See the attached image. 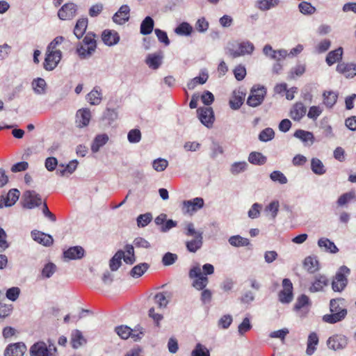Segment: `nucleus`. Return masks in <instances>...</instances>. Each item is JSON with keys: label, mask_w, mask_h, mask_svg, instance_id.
<instances>
[{"label": "nucleus", "mask_w": 356, "mask_h": 356, "mask_svg": "<svg viewBox=\"0 0 356 356\" xmlns=\"http://www.w3.org/2000/svg\"><path fill=\"white\" fill-rule=\"evenodd\" d=\"M131 330L127 325H120L115 327L116 333L123 339H127L131 337Z\"/></svg>", "instance_id": "obj_58"}, {"label": "nucleus", "mask_w": 356, "mask_h": 356, "mask_svg": "<svg viewBox=\"0 0 356 356\" xmlns=\"http://www.w3.org/2000/svg\"><path fill=\"white\" fill-rule=\"evenodd\" d=\"M300 12L303 15H312L316 9L313 6L311 3L307 1H302L298 5Z\"/></svg>", "instance_id": "obj_53"}, {"label": "nucleus", "mask_w": 356, "mask_h": 356, "mask_svg": "<svg viewBox=\"0 0 356 356\" xmlns=\"http://www.w3.org/2000/svg\"><path fill=\"white\" fill-rule=\"evenodd\" d=\"M318 337L316 332H311L308 336L307 343L306 353L308 355H312L316 349V346L318 343Z\"/></svg>", "instance_id": "obj_33"}, {"label": "nucleus", "mask_w": 356, "mask_h": 356, "mask_svg": "<svg viewBox=\"0 0 356 356\" xmlns=\"http://www.w3.org/2000/svg\"><path fill=\"white\" fill-rule=\"evenodd\" d=\"M19 197V191L13 188L8 191L6 196H4V207H8L14 205L18 200Z\"/></svg>", "instance_id": "obj_39"}, {"label": "nucleus", "mask_w": 356, "mask_h": 356, "mask_svg": "<svg viewBox=\"0 0 356 356\" xmlns=\"http://www.w3.org/2000/svg\"><path fill=\"white\" fill-rule=\"evenodd\" d=\"M202 234H198L196 235V237L186 242V247L188 252L195 253L202 248Z\"/></svg>", "instance_id": "obj_23"}, {"label": "nucleus", "mask_w": 356, "mask_h": 356, "mask_svg": "<svg viewBox=\"0 0 356 356\" xmlns=\"http://www.w3.org/2000/svg\"><path fill=\"white\" fill-rule=\"evenodd\" d=\"M269 177L273 181L279 183L280 184H286L288 182L286 177L280 170L273 171Z\"/></svg>", "instance_id": "obj_52"}, {"label": "nucleus", "mask_w": 356, "mask_h": 356, "mask_svg": "<svg viewBox=\"0 0 356 356\" xmlns=\"http://www.w3.org/2000/svg\"><path fill=\"white\" fill-rule=\"evenodd\" d=\"M283 289L279 293V300L282 303H289L293 300V285L289 279L282 281Z\"/></svg>", "instance_id": "obj_11"}, {"label": "nucleus", "mask_w": 356, "mask_h": 356, "mask_svg": "<svg viewBox=\"0 0 356 356\" xmlns=\"http://www.w3.org/2000/svg\"><path fill=\"white\" fill-rule=\"evenodd\" d=\"M91 118V113L89 109H79L76 114V124L78 127L82 128L88 125Z\"/></svg>", "instance_id": "obj_19"}, {"label": "nucleus", "mask_w": 356, "mask_h": 356, "mask_svg": "<svg viewBox=\"0 0 356 356\" xmlns=\"http://www.w3.org/2000/svg\"><path fill=\"white\" fill-rule=\"evenodd\" d=\"M266 157L261 153L252 152L248 156V161L254 165H264L266 162Z\"/></svg>", "instance_id": "obj_47"}, {"label": "nucleus", "mask_w": 356, "mask_h": 356, "mask_svg": "<svg viewBox=\"0 0 356 356\" xmlns=\"http://www.w3.org/2000/svg\"><path fill=\"white\" fill-rule=\"evenodd\" d=\"M191 356H210L209 350L200 343H197L191 353Z\"/></svg>", "instance_id": "obj_62"}, {"label": "nucleus", "mask_w": 356, "mask_h": 356, "mask_svg": "<svg viewBox=\"0 0 356 356\" xmlns=\"http://www.w3.org/2000/svg\"><path fill=\"white\" fill-rule=\"evenodd\" d=\"M294 136L300 139L305 145L311 146L314 143V136L313 133L302 129H298L294 133Z\"/></svg>", "instance_id": "obj_22"}, {"label": "nucleus", "mask_w": 356, "mask_h": 356, "mask_svg": "<svg viewBox=\"0 0 356 356\" xmlns=\"http://www.w3.org/2000/svg\"><path fill=\"white\" fill-rule=\"evenodd\" d=\"M348 338L343 334H334L327 340V347L334 351L344 349L348 345Z\"/></svg>", "instance_id": "obj_7"}, {"label": "nucleus", "mask_w": 356, "mask_h": 356, "mask_svg": "<svg viewBox=\"0 0 356 356\" xmlns=\"http://www.w3.org/2000/svg\"><path fill=\"white\" fill-rule=\"evenodd\" d=\"M197 112L200 122L207 127H211L214 121L213 109L211 107L199 108Z\"/></svg>", "instance_id": "obj_12"}, {"label": "nucleus", "mask_w": 356, "mask_h": 356, "mask_svg": "<svg viewBox=\"0 0 356 356\" xmlns=\"http://www.w3.org/2000/svg\"><path fill=\"white\" fill-rule=\"evenodd\" d=\"M209 75L207 71L202 70L200 72V75L199 76H196L188 83L187 87L189 90H193L197 84H204L207 82L208 79Z\"/></svg>", "instance_id": "obj_34"}, {"label": "nucleus", "mask_w": 356, "mask_h": 356, "mask_svg": "<svg viewBox=\"0 0 356 356\" xmlns=\"http://www.w3.org/2000/svg\"><path fill=\"white\" fill-rule=\"evenodd\" d=\"M24 207L31 209L42 204L40 195L35 191H27L24 193Z\"/></svg>", "instance_id": "obj_9"}, {"label": "nucleus", "mask_w": 356, "mask_h": 356, "mask_svg": "<svg viewBox=\"0 0 356 356\" xmlns=\"http://www.w3.org/2000/svg\"><path fill=\"white\" fill-rule=\"evenodd\" d=\"M275 136V132L271 128H266L262 130L259 135V139L262 142H268L271 140Z\"/></svg>", "instance_id": "obj_57"}, {"label": "nucleus", "mask_w": 356, "mask_h": 356, "mask_svg": "<svg viewBox=\"0 0 356 356\" xmlns=\"http://www.w3.org/2000/svg\"><path fill=\"white\" fill-rule=\"evenodd\" d=\"M266 90L264 86H254L247 99V104L252 107L259 106L264 101Z\"/></svg>", "instance_id": "obj_6"}, {"label": "nucleus", "mask_w": 356, "mask_h": 356, "mask_svg": "<svg viewBox=\"0 0 356 356\" xmlns=\"http://www.w3.org/2000/svg\"><path fill=\"white\" fill-rule=\"evenodd\" d=\"M229 243L234 248L246 247L250 245V241L247 238L240 235L232 236L228 239Z\"/></svg>", "instance_id": "obj_35"}, {"label": "nucleus", "mask_w": 356, "mask_h": 356, "mask_svg": "<svg viewBox=\"0 0 356 356\" xmlns=\"http://www.w3.org/2000/svg\"><path fill=\"white\" fill-rule=\"evenodd\" d=\"M31 234L32 238L35 241L45 247H49L54 243L53 237L50 234H45L38 230H33Z\"/></svg>", "instance_id": "obj_15"}, {"label": "nucleus", "mask_w": 356, "mask_h": 356, "mask_svg": "<svg viewBox=\"0 0 356 356\" xmlns=\"http://www.w3.org/2000/svg\"><path fill=\"white\" fill-rule=\"evenodd\" d=\"M172 298L169 291L159 292L154 296V302L159 308H166Z\"/></svg>", "instance_id": "obj_21"}, {"label": "nucleus", "mask_w": 356, "mask_h": 356, "mask_svg": "<svg viewBox=\"0 0 356 356\" xmlns=\"http://www.w3.org/2000/svg\"><path fill=\"white\" fill-rule=\"evenodd\" d=\"M86 343L82 332L79 330H74L71 334V343L74 348H79Z\"/></svg>", "instance_id": "obj_29"}, {"label": "nucleus", "mask_w": 356, "mask_h": 356, "mask_svg": "<svg viewBox=\"0 0 356 356\" xmlns=\"http://www.w3.org/2000/svg\"><path fill=\"white\" fill-rule=\"evenodd\" d=\"M152 220V216L150 213L140 214L137 218V225L139 227H145Z\"/></svg>", "instance_id": "obj_61"}, {"label": "nucleus", "mask_w": 356, "mask_h": 356, "mask_svg": "<svg viewBox=\"0 0 356 356\" xmlns=\"http://www.w3.org/2000/svg\"><path fill=\"white\" fill-rule=\"evenodd\" d=\"M177 259V255L171 252L165 253L163 258L162 262L164 266H170L173 264Z\"/></svg>", "instance_id": "obj_64"}, {"label": "nucleus", "mask_w": 356, "mask_h": 356, "mask_svg": "<svg viewBox=\"0 0 356 356\" xmlns=\"http://www.w3.org/2000/svg\"><path fill=\"white\" fill-rule=\"evenodd\" d=\"M56 347L50 340L48 345L42 341L35 342L29 349L30 356H56Z\"/></svg>", "instance_id": "obj_4"}, {"label": "nucleus", "mask_w": 356, "mask_h": 356, "mask_svg": "<svg viewBox=\"0 0 356 356\" xmlns=\"http://www.w3.org/2000/svg\"><path fill=\"white\" fill-rule=\"evenodd\" d=\"M31 86L34 92L37 95H43L47 92V85L42 78L34 79L31 83Z\"/></svg>", "instance_id": "obj_28"}, {"label": "nucleus", "mask_w": 356, "mask_h": 356, "mask_svg": "<svg viewBox=\"0 0 356 356\" xmlns=\"http://www.w3.org/2000/svg\"><path fill=\"white\" fill-rule=\"evenodd\" d=\"M96 48L95 35L89 32L86 35L83 41L76 45V53L81 59H86L95 53Z\"/></svg>", "instance_id": "obj_3"}, {"label": "nucleus", "mask_w": 356, "mask_h": 356, "mask_svg": "<svg viewBox=\"0 0 356 356\" xmlns=\"http://www.w3.org/2000/svg\"><path fill=\"white\" fill-rule=\"evenodd\" d=\"M355 198V193L353 191L346 193L341 195L338 200L337 204L339 206H344L347 203L350 202L351 200Z\"/></svg>", "instance_id": "obj_59"}, {"label": "nucleus", "mask_w": 356, "mask_h": 356, "mask_svg": "<svg viewBox=\"0 0 356 356\" xmlns=\"http://www.w3.org/2000/svg\"><path fill=\"white\" fill-rule=\"evenodd\" d=\"M193 27L187 22L181 23L175 29V32L179 35H190L192 33Z\"/></svg>", "instance_id": "obj_51"}, {"label": "nucleus", "mask_w": 356, "mask_h": 356, "mask_svg": "<svg viewBox=\"0 0 356 356\" xmlns=\"http://www.w3.org/2000/svg\"><path fill=\"white\" fill-rule=\"evenodd\" d=\"M88 26V19L87 18H81L79 19L76 22V24L75 25L74 29V33L76 35L77 38H81L84 33L86 32V30Z\"/></svg>", "instance_id": "obj_40"}, {"label": "nucleus", "mask_w": 356, "mask_h": 356, "mask_svg": "<svg viewBox=\"0 0 356 356\" xmlns=\"http://www.w3.org/2000/svg\"><path fill=\"white\" fill-rule=\"evenodd\" d=\"M127 139L131 143H138L141 140V132L138 129H134L129 131Z\"/></svg>", "instance_id": "obj_60"}, {"label": "nucleus", "mask_w": 356, "mask_h": 356, "mask_svg": "<svg viewBox=\"0 0 356 356\" xmlns=\"http://www.w3.org/2000/svg\"><path fill=\"white\" fill-rule=\"evenodd\" d=\"M311 170L317 175H323L326 172V168L323 162L318 158H312L311 160Z\"/></svg>", "instance_id": "obj_38"}, {"label": "nucleus", "mask_w": 356, "mask_h": 356, "mask_svg": "<svg viewBox=\"0 0 356 356\" xmlns=\"http://www.w3.org/2000/svg\"><path fill=\"white\" fill-rule=\"evenodd\" d=\"M254 50V46L250 41L241 42L238 41L229 42L225 48V54L233 58L245 55H251Z\"/></svg>", "instance_id": "obj_2"}, {"label": "nucleus", "mask_w": 356, "mask_h": 356, "mask_svg": "<svg viewBox=\"0 0 356 356\" xmlns=\"http://www.w3.org/2000/svg\"><path fill=\"white\" fill-rule=\"evenodd\" d=\"M323 96L324 98V104L330 108L335 104L338 97L337 94L332 91L325 92Z\"/></svg>", "instance_id": "obj_50"}, {"label": "nucleus", "mask_w": 356, "mask_h": 356, "mask_svg": "<svg viewBox=\"0 0 356 356\" xmlns=\"http://www.w3.org/2000/svg\"><path fill=\"white\" fill-rule=\"evenodd\" d=\"M104 43L108 46H113L118 43L120 36L115 31L105 30L102 35Z\"/></svg>", "instance_id": "obj_20"}, {"label": "nucleus", "mask_w": 356, "mask_h": 356, "mask_svg": "<svg viewBox=\"0 0 356 356\" xmlns=\"http://www.w3.org/2000/svg\"><path fill=\"white\" fill-rule=\"evenodd\" d=\"M108 136L106 134H99L95 136L91 145L92 152H97L108 141Z\"/></svg>", "instance_id": "obj_30"}, {"label": "nucleus", "mask_w": 356, "mask_h": 356, "mask_svg": "<svg viewBox=\"0 0 356 356\" xmlns=\"http://www.w3.org/2000/svg\"><path fill=\"white\" fill-rule=\"evenodd\" d=\"M86 99L91 105H99L102 99L100 90L97 87L94 88L88 94Z\"/></svg>", "instance_id": "obj_37"}, {"label": "nucleus", "mask_w": 356, "mask_h": 356, "mask_svg": "<svg viewBox=\"0 0 356 356\" xmlns=\"http://www.w3.org/2000/svg\"><path fill=\"white\" fill-rule=\"evenodd\" d=\"M168 165V161L165 159L159 158L152 162V168L156 172L164 171Z\"/></svg>", "instance_id": "obj_55"}, {"label": "nucleus", "mask_w": 356, "mask_h": 356, "mask_svg": "<svg viewBox=\"0 0 356 356\" xmlns=\"http://www.w3.org/2000/svg\"><path fill=\"white\" fill-rule=\"evenodd\" d=\"M123 257L124 251L122 250H119L114 254V256L110 260L109 263V266L111 270L115 271L119 268V267L121 266V260L123 259Z\"/></svg>", "instance_id": "obj_48"}, {"label": "nucleus", "mask_w": 356, "mask_h": 356, "mask_svg": "<svg viewBox=\"0 0 356 356\" xmlns=\"http://www.w3.org/2000/svg\"><path fill=\"white\" fill-rule=\"evenodd\" d=\"M337 71L346 78H353L356 76V63H341L337 66Z\"/></svg>", "instance_id": "obj_16"}, {"label": "nucleus", "mask_w": 356, "mask_h": 356, "mask_svg": "<svg viewBox=\"0 0 356 356\" xmlns=\"http://www.w3.org/2000/svg\"><path fill=\"white\" fill-rule=\"evenodd\" d=\"M130 8L128 5H122L114 14L113 20L115 23L122 25L129 19Z\"/></svg>", "instance_id": "obj_17"}, {"label": "nucleus", "mask_w": 356, "mask_h": 356, "mask_svg": "<svg viewBox=\"0 0 356 356\" xmlns=\"http://www.w3.org/2000/svg\"><path fill=\"white\" fill-rule=\"evenodd\" d=\"M124 261L127 264H133L136 261L134 248L133 245L127 244L124 247Z\"/></svg>", "instance_id": "obj_44"}, {"label": "nucleus", "mask_w": 356, "mask_h": 356, "mask_svg": "<svg viewBox=\"0 0 356 356\" xmlns=\"http://www.w3.org/2000/svg\"><path fill=\"white\" fill-rule=\"evenodd\" d=\"M343 56V48L339 47L335 50L330 51L325 58V61L329 66L332 65L336 62L341 60Z\"/></svg>", "instance_id": "obj_32"}, {"label": "nucleus", "mask_w": 356, "mask_h": 356, "mask_svg": "<svg viewBox=\"0 0 356 356\" xmlns=\"http://www.w3.org/2000/svg\"><path fill=\"white\" fill-rule=\"evenodd\" d=\"M77 6L74 3H65L58 11V17L61 20H71L76 15Z\"/></svg>", "instance_id": "obj_10"}, {"label": "nucleus", "mask_w": 356, "mask_h": 356, "mask_svg": "<svg viewBox=\"0 0 356 356\" xmlns=\"http://www.w3.org/2000/svg\"><path fill=\"white\" fill-rule=\"evenodd\" d=\"M163 58L161 52L150 54L147 55L145 62L149 67L156 70L161 66Z\"/></svg>", "instance_id": "obj_24"}, {"label": "nucleus", "mask_w": 356, "mask_h": 356, "mask_svg": "<svg viewBox=\"0 0 356 356\" xmlns=\"http://www.w3.org/2000/svg\"><path fill=\"white\" fill-rule=\"evenodd\" d=\"M279 207V202L277 200H274L266 207L265 212L270 213L271 216V218L274 220L277 215Z\"/></svg>", "instance_id": "obj_54"}, {"label": "nucleus", "mask_w": 356, "mask_h": 356, "mask_svg": "<svg viewBox=\"0 0 356 356\" xmlns=\"http://www.w3.org/2000/svg\"><path fill=\"white\" fill-rule=\"evenodd\" d=\"M149 268L147 263H140L135 266L130 271V275L134 278L141 277Z\"/></svg>", "instance_id": "obj_46"}, {"label": "nucleus", "mask_w": 356, "mask_h": 356, "mask_svg": "<svg viewBox=\"0 0 356 356\" xmlns=\"http://www.w3.org/2000/svg\"><path fill=\"white\" fill-rule=\"evenodd\" d=\"M26 346L22 342L9 344L4 350V356H23Z\"/></svg>", "instance_id": "obj_14"}, {"label": "nucleus", "mask_w": 356, "mask_h": 356, "mask_svg": "<svg viewBox=\"0 0 356 356\" xmlns=\"http://www.w3.org/2000/svg\"><path fill=\"white\" fill-rule=\"evenodd\" d=\"M61 56L62 53L60 50L47 51V56L43 63L44 68L48 71L55 69L60 62Z\"/></svg>", "instance_id": "obj_8"}, {"label": "nucleus", "mask_w": 356, "mask_h": 356, "mask_svg": "<svg viewBox=\"0 0 356 356\" xmlns=\"http://www.w3.org/2000/svg\"><path fill=\"white\" fill-rule=\"evenodd\" d=\"M248 164L246 161H237L230 165L229 172L233 175H237L245 172L248 169Z\"/></svg>", "instance_id": "obj_45"}, {"label": "nucleus", "mask_w": 356, "mask_h": 356, "mask_svg": "<svg viewBox=\"0 0 356 356\" xmlns=\"http://www.w3.org/2000/svg\"><path fill=\"white\" fill-rule=\"evenodd\" d=\"M77 165L78 161L76 160H72L65 166L64 169L58 170L56 173L62 177L65 176L66 174L71 175L76 170Z\"/></svg>", "instance_id": "obj_49"}, {"label": "nucleus", "mask_w": 356, "mask_h": 356, "mask_svg": "<svg viewBox=\"0 0 356 356\" xmlns=\"http://www.w3.org/2000/svg\"><path fill=\"white\" fill-rule=\"evenodd\" d=\"M245 94L241 92H234L233 97L229 100V105L232 109L237 110L243 104Z\"/></svg>", "instance_id": "obj_43"}, {"label": "nucleus", "mask_w": 356, "mask_h": 356, "mask_svg": "<svg viewBox=\"0 0 356 356\" xmlns=\"http://www.w3.org/2000/svg\"><path fill=\"white\" fill-rule=\"evenodd\" d=\"M210 149V157L212 159H216L218 155H222L224 153L223 147L216 141L212 142Z\"/></svg>", "instance_id": "obj_56"}, {"label": "nucleus", "mask_w": 356, "mask_h": 356, "mask_svg": "<svg viewBox=\"0 0 356 356\" xmlns=\"http://www.w3.org/2000/svg\"><path fill=\"white\" fill-rule=\"evenodd\" d=\"M303 266L305 269L310 273H314L318 270V261L316 258L313 257H306Z\"/></svg>", "instance_id": "obj_42"}, {"label": "nucleus", "mask_w": 356, "mask_h": 356, "mask_svg": "<svg viewBox=\"0 0 356 356\" xmlns=\"http://www.w3.org/2000/svg\"><path fill=\"white\" fill-rule=\"evenodd\" d=\"M307 108L302 102L296 103L292 107L290 116L296 121H299L306 114Z\"/></svg>", "instance_id": "obj_25"}, {"label": "nucleus", "mask_w": 356, "mask_h": 356, "mask_svg": "<svg viewBox=\"0 0 356 356\" xmlns=\"http://www.w3.org/2000/svg\"><path fill=\"white\" fill-rule=\"evenodd\" d=\"M347 315V309H343V311L334 313L331 312L330 314H325L323 316V321L330 324H334L341 321L346 318Z\"/></svg>", "instance_id": "obj_27"}, {"label": "nucleus", "mask_w": 356, "mask_h": 356, "mask_svg": "<svg viewBox=\"0 0 356 356\" xmlns=\"http://www.w3.org/2000/svg\"><path fill=\"white\" fill-rule=\"evenodd\" d=\"M204 207V200L202 197H195L191 200H185L183 202V211L184 213L193 214Z\"/></svg>", "instance_id": "obj_13"}, {"label": "nucleus", "mask_w": 356, "mask_h": 356, "mask_svg": "<svg viewBox=\"0 0 356 356\" xmlns=\"http://www.w3.org/2000/svg\"><path fill=\"white\" fill-rule=\"evenodd\" d=\"M203 273L200 267L197 265L191 268L188 276L193 279L192 285L197 290H203L209 283L207 275H212L214 273V267L211 264H204L202 266Z\"/></svg>", "instance_id": "obj_1"}, {"label": "nucleus", "mask_w": 356, "mask_h": 356, "mask_svg": "<svg viewBox=\"0 0 356 356\" xmlns=\"http://www.w3.org/2000/svg\"><path fill=\"white\" fill-rule=\"evenodd\" d=\"M280 0H257V7L262 11L269 10L280 4Z\"/></svg>", "instance_id": "obj_41"}, {"label": "nucleus", "mask_w": 356, "mask_h": 356, "mask_svg": "<svg viewBox=\"0 0 356 356\" xmlns=\"http://www.w3.org/2000/svg\"><path fill=\"white\" fill-rule=\"evenodd\" d=\"M20 293V289L18 287H11L8 289L6 293V296L11 301H15Z\"/></svg>", "instance_id": "obj_63"}, {"label": "nucleus", "mask_w": 356, "mask_h": 356, "mask_svg": "<svg viewBox=\"0 0 356 356\" xmlns=\"http://www.w3.org/2000/svg\"><path fill=\"white\" fill-rule=\"evenodd\" d=\"M154 26L153 19L147 16L146 17L140 24V32L142 35H146L152 33Z\"/></svg>", "instance_id": "obj_36"}, {"label": "nucleus", "mask_w": 356, "mask_h": 356, "mask_svg": "<svg viewBox=\"0 0 356 356\" xmlns=\"http://www.w3.org/2000/svg\"><path fill=\"white\" fill-rule=\"evenodd\" d=\"M318 245L321 248H323L325 251L334 254L339 251L336 245L327 238H321L318 241Z\"/></svg>", "instance_id": "obj_31"}, {"label": "nucleus", "mask_w": 356, "mask_h": 356, "mask_svg": "<svg viewBox=\"0 0 356 356\" xmlns=\"http://www.w3.org/2000/svg\"><path fill=\"white\" fill-rule=\"evenodd\" d=\"M63 255L65 258L68 259H79L84 255V250L81 246L71 247L64 251Z\"/></svg>", "instance_id": "obj_26"}, {"label": "nucleus", "mask_w": 356, "mask_h": 356, "mask_svg": "<svg viewBox=\"0 0 356 356\" xmlns=\"http://www.w3.org/2000/svg\"><path fill=\"white\" fill-rule=\"evenodd\" d=\"M329 284V280L326 276L323 275H316L314 277V280L312 283L309 290L312 293L322 291L325 286Z\"/></svg>", "instance_id": "obj_18"}, {"label": "nucleus", "mask_w": 356, "mask_h": 356, "mask_svg": "<svg viewBox=\"0 0 356 356\" xmlns=\"http://www.w3.org/2000/svg\"><path fill=\"white\" fill-rule=\"evenodd\" d=\"M349 273L350 269L347 266H342L340 267L332 282L333 291L341 292L345 289L348 284L346 275Z\"/></svg>", "instance_id": "obj_5"}]
</instances>
